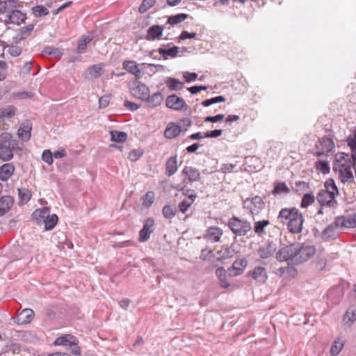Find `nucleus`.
<instances>
[{"label": "nucleus", "instance_id": "2f4dec72", "mask_svg": "<svg viewBox=\"0 0 356 356\" xmlns=\"http://www.w3.org/2000/svg\"><path fill=\"white\" fill-rule=\"evenodd\" d=\"M17 0H0V13H10L17 8Z\"/></svg>", "mask_w": 356, "mask_h": 356}, {"label": "nucleus", "instance_id": "412c9836", "mask_svg": "<svg viewBox=\"0 0 356 356\" xmlns=\"http://www.w3.org/2000/svg\"><path fill=\"white\" fill-rule=\"evenodd\" d=\"M247 263L244 258L234 261L232 266L227 269L229 275L235 277L242 274L247 266Z\"/></svg>", "mask_w": 356, "mask_h": 356}, {"label": "nucleus", "instance_id": "6e6d98bb", "mask_svg": "<svg viewBox=\"0 0 356 356\" xmlns=\"http://www.w3.org/2000/svg\"><path fill=\"white\" fill-rule=\"evenodd\" d=\"M343 344L342 342L339 341H335L331 346L330 353L333 356L337 355L340 351L342 350Z\"/></svg>", "mask_w": 356, "mask_h": 356}, {"label": "nucleus", "instance_id": "f257e3e1", "mask_svg": "<svg viewBox=\"0 0 356 356\" xmlns=\"http://www.w3.org/2000/svg\"><path fill=\"white\" fill-rule=\"evenodd\" d=\"M316 253L315 246L306 243H292L281 248L276 253L280 261L288 264L299 265L310 259Z\"/></svg>", "mask_w": 356, "mask_h": 356}, {"label": "nucleus", "instance_id": "c9c22d12", "mask_svg": "<svg viewBox=\"0 0 356 356\" xmlns=\"http://www.w3.org/2000/svg\"><path fill=\"white\" fill-rule=\"evenodd\" d=\"M111 140L117 143H123L127 139V134L124 131L113 130L110 131Z\"/></svg>", "mask_w": 356, "mask_h": 356}, {"label": "nucleus", "instance_id": "09e8293b", "mask_svg": "<svg viewBox=\"0 0 356 356\" xmlns=\"http://www.w3.org/2000/svg\"><path fill=\"white\" fill-rule=\"evenodd\" d=\"M315 197L312 193H306L303 195L302 202H301V207L307 208L308 206L311 205L314 202Z\"/></svg>", "mask_w": 356, "mask_h": 356}, {"label": "nucleus", "instance_id": "a878e982", "mask_svg": "<svg viewBox=\"0 0 356 356\" xmlns=\"http://www.w3.org/2000/svg\"><path fill=\"white\" fill-rule=\"evenodd\" d=\"M163 27L160 25H152L147 29L145 39L149 41L159 40L163 35Z\"/></svg>", "mask_w": 356, "mask_h": 356}, {"label": "nucleus", "instance_id": "72a5a7b5", "mask_svg": "<svg viewBox=\"0 0 356 356\" xmlns=\"http://www.w3.org/2000/svg\"><path fill=\"white\" fill-rule=\"evenodd\" d=\"M165 84L168 89L171 91H177L183 88L184 84L179 79L172 77H168L165 80Z\"/></svg>", "mask_w": 356, "mask_h": 356}, {"label": "nucleus", "instance_id": "7ed1b4c3", "mask_svg": "<svg viewBox=\"0 0 356 356\" xmlns=\"http://www.w3.org/2000/svg\"><path fill=\"white\" fill-rule=\"evenodd\" d=\"M79 341L76 337L70 334H63L56 339L54 341V346H63L69 347L70 353L79 356L81 355V348L78 346Z\"/></svg>", "mask_w": 356, "mask_h": 356}, {"label": "nucleus", "instance_id": "f03ea898", "mask_svg": "<svg viewBox=\"0 0 356 356\" xmlns=\"http://www.w3.org/2000/svg\"><path fill=\"white\" fill-rule=\"evenodd\" d=\"M16 142L12 140V135L8 132H0V159L9 161L13 158V149Z\"/></svg>", "mask_w": 356, "mask_h": 356}, {"label": "nucleus", "instance_id": "7c9ffc66", "mask_svg": "<svg viewBox=\"0 0 356 356\" xmlns=\"http://www.w3.org/2000/svg\"><path fill=\"white\" fill-rule=\"evenodd\" d=\"M178 169L177 156H171L165 163V174L170 177L173 175Z\"/></svg>", "mask_w": 356, "mask_h": 356}, {"label": "nucleus", "instance_id": "a211bd4d", "mask_svg": "<svg viewBox=\"0 0 356 356\" xmlns=\"http://www.w3.org/2000/svg\"><path fill=\"white\" fill-rule=\"evenodd\" d=\"M154 220L152 218H147L143 227L139 232V241L140 242H145L150 238V234L154 231Z\"/></svg>", "mask_w": 356, "mask_h": 356}, {"label": "nucleus", "instance_id": "de8ad7c7", "mask_svg": "<svg viewBox=\"0 0 356 356\" xmlns=\"http://www.w3.org/2000/svg\"><path fill=\"white\" fill-rule=\"evenodd\" d=\"M225 100L226 99L223 96L220 95V96H217V97H213L211 99H205L202 102V104L204 107H208L213 104L224 102H225Z\"/></svg>", "mask_w": 356, "mask_h": 356}, {"label": "nucleus", "instance_id": "052dcab7", "mask_svg": "<svg viewBox=\"0 0 356 356\" xmlns=\"http://www.w3.org/2000/svg\"><path fill=\"white\" fill-rule=\"evenodd\" d=\"M8 53L13 57L19 56L22 54V48L17 45L7 46Z\"/></svg>", "mask_w": 356, "mask_h": 356}, {"label": "nucleus", "instance_id": "680f3d73", "mask_svg": "<svg viewBox=\"0 0 356 356\" xmlns=\"http://www.w3.org/2000/svg\"><path fill=\"white\" fill-rule=\"evenodd\" d=\"M42 159L43 161L48 163L49 165H51L53 163L52 153L49 149L44 150L42 154Z\"/></svg>", "mask_w": 356, "mask_h": 356}, {"label": "nucleus", "instance_id": "f704fd0d", "mask_svg": "<svg viewBox=\"0 0 356 356\" xmlns=\"http://www.w3.org/2000/svg\"><path fill=\"white\" fill-rule=\"evenodd\" d=\"M216 275L220 281L221 287L227 289L230 286L229 282L227 280L226 271L223 267H218L216 270Z\"/></svg>", "mask_w": 356, "mask_h": 356}, {"label": "nucleus", "instance_id": "c03bdc74", "mask_svg": "<svg viewBox=\"0 0 356 356\" xmlns=\"http://www.w3.org/2000/svg\"><path fill=\"white\" fill-rule=\"evenodd\" d=\"M32 12L35 17L46 16L49 14L48 9L43 6H35L32 8Z\"/></svg>", "mask_w": 356, "mask_h": 356}, {"label": "nucleus", "instance_id": "393cba45", "mask_svg": "<svg viewBox=\"0 0 356 356\" xmlns=\"http://www.w3.org/2000/svg\"><path fill=\"white\" fill-rule=\"evenodd\" d=\"M15 165L11 163H6L0 166V180L7 181L14 174Z\"/></svg>", "mask_w": 356, "mask_h": 356}, {"label": "nucleus", "instance_id": "8fccbe9b", "mask_svg": "<svg viewBox=\"0 0 356 356\" xmlns=\"http://www.w3.org/2000/svg\"><path fill=\"white\" fill-rule=\"evenodd\" d=\"M349 222V217L346 218L345 216L337 217L334 222L335 227H350V225H348Z\"/></svg>", "mask_w": 356, "mask_h": 356}, {"label": "nucleus", "instance_id": "6ab92c4d", "mask_svg": "<svg viewBox=\"0 0 356 356\" xmlns=\"http://www.w3.org/2000/svg\"><path fill=\"white\" fill-rule=\"evenodd\" d=\"M264 202L262 198L259 196H255L252 199H246L244 202V207L249 208L252 214H254V212H259V210H261L264 207Z\"/></svg>", "mask_w": 356, "mask_h": 356}, {"label": "nucleus", "instance_id": "f3484780", "mask_svg": "<svg viewBox=\"0 0 356 356\" xmlns=\"http://www.w3.org/2000/svg\"><path fill=\"white\" fill-rule=\"evenodd\" d=\"M26 19V13H22L16 8H14L12 11H10V13L7 14L5 22L6 24L20 25L21 24L25 22Z\"/></svg>", "mask_w": 356, "mask_h": 356}, {"label": "nucleus", "instance_id": "6e6552de", "mask_svg": "<svg viewBox=\"0 0 356 356\" xmlns=\"http://www.w3.org/2000/svg\"><path fill=\"white\" fill-rule=\"evenodd\" d=\"M33 214L44 219V227L47 230H51L58 222V216L56 214L49 216L47 209H37Z\"/></svg>", "mask_w": 356, "mask_h": 356}, {"label": "nucleus", "instance_id": "e2e57ef3", "mask_svg": "<svg viewBox=\"0 0 356 356\" xmlns=\"http://www.w3.org/2000/svg\"><path fill=\"white\" fill-rule=\"evenodd\" d=\"M222 134V129H215L213 131H208L204 134L205 138H218Z\"/></svg>", "mask_w": 356, "mask_h": 356}, {"label": "nucleus", "instance_id": "338daca9", "mask_svg": "<svg viewBox=\"0 0 356 356\" xmlns=\"http://www.w3.org/2000/svg\"><path fill=\"white\" fill-rule=\"evenodd\" d=\"M124 106L131 111H135L138 110L140 107V106L138 105L137 104L131 102L128 100L124 101Z\"/></svg>", "mask_w": 356, "mask_h": 356}, {"label": "nucleus", "instance_id": "9b49d317", "mask_svg": "<svg viewBox=\"0 0 356 356\" xmlns=\"http://www.w3.org/2000/svg\"><path fill=\"white\" fill-rule=\"evenodd\" d=\"M338 162L341 163V166L339 172V177L342 183L348 181L350 179H353V174L352 171L353 165L350 161L339 160L336 158Z\"/></svg>", "mask_w": 356, "mask_h": 356}, {"label": "nucleus", "instance_id": "9d476101", "mask_svg": "<svg viewBox=\"0 0 356 356\" xmlns=\"http://www.w3.org/2000/svg\"><path fill=\"white\" fill-rule=\"evenodd\" d=\"M165 104L168 108L174 111L186 110L188 107L185 100L175 94L166 98Z\"/></svg>", "mask_w": 356, "mask_h": 356}, {"label": "nucleus", "instance_id": "58836bf2", "mask_svg": "<svg viewBox=\"0 0 356 356\" xmlns=\"http://www.w3.org/2000/svg\"><path fill=\"white\" fill-rule=\"evenodd\" d=\"M122 65L124 69L132 74L136 72H138L139 66L134 60H125L123 62Z\"/></svg>", "mask_w": 356, "mask_h": 356}, {"label": "nucleus", "instance_id": "79ce46f5", "mask_svg": "<svg viewBox=\"0 0 356 356\" xmlns=\"http://www.w3.org/2000/svg\"><path fill=\"white\" fill-rule=\"evenodd\" d=\"M176 207L171 205H165L162 212L165 218L172 219L176 214Z\"/></svg>", "mask_w": 356, "mask_h": 356}, {"label": "nucleus", "instance_id": "bf43d9fd", "mask_svg": "<svg viewBox=\"0 0 356 356\" xmlns=\"http://www.w3.org/2000/svg\"><path fill=\"white\" fill-rule=\"evenodd\" d=\"M34 24H29L28 26H24L20 29V38L19 39L23 40L26 38L30 33L33 30Z\"/></svg>", "mask_w": 356, "mask_h": 356}, {"label": "nucleus", "instance_id": "bb28decb", "mask_svg": "<svg viewBox=\"0 0 356 356\" xmlns=\"http://www.w3.org/2000/svg\"><path fill=\"white\" fill-rule=\"evenodd\" d=\"M164 99V96L160 92H156L150 95V93L148 94V97L145 99V101L149 107L156 108L161 104Z\"/></svg>", "mask_w": 356, "mask_h": 356}, {"label": "nucleus", "instance_id": "20e7f679", "mask_svg": "<svg viewBox=\"0 0 356 356\" xmlns=\"http://www.w3.org/2000/svg\"><path fill=\"white\" fill-rule=\"evenodd\" d=\"M228 225L234 234L241 236H245L252 229V225L249 221L235 216L229 220Z\"/></svg>", "mask_w": 356, "mask_h": 356}, {"label": "nucleus", "instance_id": "423d86ee", "mask_svg": "<svg viewBox=\"0 0 356 356\" xmlns=\"http://www.w3.org/2000/svg\"><path fill=\"white\" fill-rule=\"evenodd\" d=\"M347 143L348 147L350 148L351 154H346L345 152H339L336 155V158L341 161H349L351 162L352 160L356 161V129L353 134L350 135L347 138Z\"/></svg>", "mask_w": 356, "mask_h": 356}, {"label": "nucleus", "instance_id": "c85d7f7f", "mask_svg": "<svg viewBox=\"0 0 356 356\" xmlns=\"http://www.w3.org/2000/svg\"><path fill=\"white\" fill-rule=\"evenodd\" d=\"M34 312L31 309H24L19 314L15 322L19 325L29 323L32 320Z\"/></svg>", "mask_w": 356, "mask_h": 356}, {"label": "nucleus", "instance_id": "603ef678", "mask_svg": "<svg viewBox=\"0 0 356 356\" xmlns=\"http://www.w3.org/2000/svg\"><path fill=\"white\" fill-rule=\"evenodd\" d=\"M156 3V0H143L142 4L138 8V11L140 13L147 12Z\"/></svg>", "mask_w": 356, "mask_h": 356}, {"label": "nucleus", "instance_id": "ddd939ff", "mask_svg": "<svg viewBox=\"0 0 356 356\" xmlns=\"http://www.w3.org/2000/svg\"><path fill=\"white\" fill-rule=\"evenodd\" d=\"M181 175L184 177V182L185 183L196 182L201 179L200 170L193 166H185L181 171Z\"/></svg>", "mask_w": 356, "mask_h": 356}, {"label": "nucleus", "instance_id": "dca6fc26", "mask_svg": "<svg viewBox=\"0 0 356 356\" xmlns=\"http://www.w3.org/2000/svg\"><path fill=\"white\" fill-rule=\"evenodd\" d=\"M277 250V244L273 241H268L259 246L257 254L261 259H268L272 256Z\"/></svg>", "mask_w": 356, "mask_h": 356}, {"label": "nucleus", "instance_id": "c756f323", "mask_svg": "<svg viewBox=\"0 0 356 356\" xmlns=\"http://www.w3.org/2000/svg\"><path fill=\"white\" fill-rule=\"evenodd\" d=\"M14 204V199L10 195L2 196L0 198V216L5 215Z\"/></svg>", "mask_w": 356, "mask_h": 356}, {"label": "nucleus", "instance_id": "4c0bfd02", "mask_svg": "<svg viewBox=\"0 0 356 356\" xmlns=\"http://www.w3.org/2000/svg\"><path fill=\"white\" fill-rule=\"evenodd\" d=\"M188 15L185 13H180L177 14L175 15H172L168 17L167 23L172 26H174L184 22L185 19L188 18Z\"/></svg>", "mask_w": 356, "mask_h": 356}, {"label": "nucleus", "instance_id": "aec40b11", "mask_svg": "<svg viewBox=\"0 0 356 356\" xmlns=\"http://www.w3.org/2000/svg\"><path fill=\"white\" fill-rule=\"evenodd\" d=\"M223 234L222 229L218 227H209L204 235V238L210 243L218 242Z\"/></svg>", "mask_w": 356, "mask_h": 356}, {"label": "nucleus", "instance_id": "cd10ccee", "mask_svg": "<svg viewBox=\"0 0 356 356\" xmlns=\"http://www.w3.org/2000/svg\"><path fill=\"white\" fill-rule=\"evenodd\" d=\"M181 127L175 122H170L165 131L164 136L168 139H172L178 136L181 133Z\"/></svg>", "mask_w": 356, "mask_h": 356}, {"label": "nucleus", "instance_id": "13d9d810", "mask_svg": "<svg viewBox=\"0 0 356 356\" xmlns=\"http://www.w3.org/2000/svg\"><path fill=\"white\" fill-rule=\"evenodd\" d=\"M325 189L324 191H333L335 194H339L337 187L335 184L334 179H328L325 181Z\"/></svg>", "mask_w": 356, "mask_h": 356}, {"label": "nucleus", "instance_id": "f8f14e48", "mask_svg": "<svg viewBox=\"0 0 356 356\" xmlns=\"http://www.w3.org/2000/svg\"><path fill=\"white\" fill-rule=\"evenodd\" d=\"M182 191L186 197L179 203L178 208L181 213H185L194 202L197 195L190 189L183 188Z\"/></svg>", "mask_w": 356, "mask_h": 356}, {"label": "nucleus", "instance_id": "4be33fe9", "mask_svg": "<svg viewBox=\"0 0 356 356\" xmlns=\"http://www.w3.org/2000/svg\"><path fill=\"white\" fill-rule=\"evenodd\" d=\"M171 44H168V49H165L163 47H160L158 49L159 54L162 56L165 59H167L168 57L175 58L179 53L180 50L181 52H186L187 49L186 47L179 48L177 46H172L170 47Z\"/></svg>", "mask_w": 356, "mask_h": 356}, {"label": "nucleus", "instance_id": "0eeeda50", "mask_svg": "<svg viewBox=\"0 0 356 356\" xmlns=\"http://www.w3.org/2000/svg\"><path fill=\"white\" fill-rule=\"evenodd\" d=\"M335 195L336 194L333 191H320L316 198L321 206L335 208L337 205Z\"/></svg>", "mask_w": 356, "mask_h": 356}, {"label": "nucleus", "instance_id": "a18cd8bd", "mask_svg": "<svg viewBox=\"0 0 356 356\" xmlns=\"http://www.w3.org/2000/svg\"><path fill=\"white\" fill-rule=\"evenodd\" d=\"M104 70L99 65H94L88 69V73L92 78L99 77Z\"/></svg>", "mask_w": 356, "mask_h": 356}, {"label": "nucleus", "instance_id": "69168bd1", "mask_svg": "<svg viewBox=\"0 0 356 356\" xmlns=\"http://www.w3.org/2000/svg\"><path fill=\"white\" fill-rule=\"evenodd\" d=\"M183 76L187 82H191L196 80L197 74L195 72H185L183 74Z\"/></svg>", "mask_w": 356, "mask_h": 356}, {"label": "nucleus", "instance_id": "2eb2a0df", "mask_svg": "<svg viewBox=\"0 0 356 356\" xmlns=\"http://www.w3.org/2000/svg\"><path fill=\"white\" fill-rule=\"evenodd\" d=\"M299 211H300L296 207L282 208L277 216V222L287 225L289 222H290Z\"/></svg>", "mask_w": 356, "mask_h": 356}, {"label": "nucleus", "instance_id": "774afa93", "mask_svg": "<svg viewBox=\"0 0 356 356\" xmlns=\"http://www.w3.org/2000/svg\"><path fill=\"white\" fill-rule=\"evenodd\" d=\"M142 154L138 150H132L129 154V159L131 161H136L140 156Z\"/></svg>", "mask_w": 356, "mask_h": 356}, {"label": "nucleus", "instance_id": "0e129e2a", "mask_svg": "<svg viewBox=\"0 0 356 356\" xmlns=\"http://www.w3.org/2000/svg\"><path fill=\"white\" fill-rule=\"evenodd\" d=\"M225 118L224 114H218L215 116H208L204 119V122H213L216 123L218 121L222 120Z\"/></svg>", "mask_w": 356, "mask_h": 356}, {"label": "nucleus", "instance_id": "473e14b6", "mask_svg": "<svg viewBox=\"0 0 356 356\" xmlns=\"http://www.w3.org/2000/svg\"><path fill=\"white\" fill-rule=\"evenodd\" d=\"M31 127L29 124H22L17 131L19 138L24 141H27L31 138Z\"/></svg>", "mask_w": 356, "mask_h": 356}, {"label": "nucleus", "instance_id": "a19ab883", "mask_svg": "<svg viewBox=\"0 0 356 356\" xmlns=\"http://www.w3.org/2000/svg\"><path fill=\"white\" fill-rule=\"evenodd\" d=\"M91 40L92 38L90 36L83 35L78 42L77 52L79 54H82L84 51L87 44H88Z\"/></svg>", "mask_w": 356, "mask_h": 356}, {"label": "nucleus", "instance_id": "ea45409f", "mask_svg": "<svg viewBox=\"0 0 356 356\" xmlns=\"http://www.w3.org/2000/svg\"><path fill=\"white\" fill-rule=\"evenodd\" d=\"M16 108L13 106H8L1 110L0 114L5 118H12L15 115Z\"/></svg>", "mask_w": 356, "mask_h": 356}, {"label": "nucleus", "instance_id": "5fc2aeb1", "mask_svg": "<svg viewBox=\"0 0 356 356\" xmlns=\"http://www.w3.org/2000/svg\"><path fill=\"white\" fill-rule=\"evenodd\" d=\"M154 200V193L152 191H148L144 196L143 205L149 208L152 206Z\"/></svg>", "mask_w": 356, "mask_h": 356}, {"label": "nucleus", "instance_id": "39448f33", "mask_svg": "<svg viewBox=\"0 0 356 356\" xmlns=\"http://www.w3.org/2000/svg\"><path fill=\"white\" fill-rule=\"evenodd\" d=\"M131 94L136 98L144 101L150 93L149 87L138 80H133L130 88Z\"/></svg>", "mask_w": 356, "mask_h": 356}, {"label": "nucleus", "instance_id": "b1692460", "mask_svg": "<svg viewBox=\"0 0 356 356\" xmlns=\"http://www.w3.org/2000/svg\"><path fill=\"white\" fill-rule=\"evenodd\" d=\"M236 253L233 248V245H222L216 252V261H223L229 258H232Z\"/></svg>", "mask_w": 356, "mask_h": 356}, {"label": "nucleus", "instance_id": "3c124183", "mask_svg": "<svg viewBox=\"0 0 356 356\" xmlns=\"http://www.w3.org/2000/svg\"><path fill=\"white\" fill-rule=\"evenodd\" d=\"M18 195L20 200L24 202L29 201L31 197V192L25 188H18Z\"/></svg>", "mask_w": 356, "mask_h": 356}, {"label": "nucleus", "instance_id": "4d7b16f0", "mask_svg": "<svg viewBox=\"0 0 356 356\" xmlns=\"http://www.w3.org/2000/svg\"><path fill=\"white\" fill-rule=\"evenodd\" d=\"M8 74V64L6 61L0 60V81H4Z\"/></svg>", "mask_w": 356, "mask_h": 356}, {"label": "nucleus", "instance_id": "e433bc0d", "mask_svg": "<svg viewBox=\"0 0 356 356\" xmlns=\"http://www.w3.org/2000/svg\"><path fill=\"white\" fill-rule=\"evenodd\" d=\"M270 222L268 220H259L254 222V232L259 236L265 234V227L269 225Z\"/></svg>", "mask_w": 356, "mask_h": 356}, {"label": "nucleus", "instance_id": "1a4fd4ad", "mask_svg": "<svg viewBox=\"0 0 356 356\" xmlns=\"http://www.w3.org/2000/svg\"><path fill=\"white\" fill-rule=\"evenodd\" d=\"M316 149L315 154L317 156H327L334 149V143L332 139L323 137L319 140V145H316Z\"/></svg>", "mask_w": 356, "mask_h": 356}, {"label": "nucleus", "instance_id": "37998d69", "mask_svg": "<svg viewBox=\"0 0 356 356\" xmlns=\"http://www.w3.org/2000/svg\"><path fill=\"white\" fill-rule=\"evenodd\" d=\"M336 236L335 229L333 225L327 226L322 232V237L325 240L334 238Z\"/></svg>", "mask_w": 356, "mask_h": 356}, {"label": "nucleus", "instance_id": "49530a36", "mask_svg": "<svg viewBox=\"0 0 356 356\" xmlns=\"http://www.w3.org/2000/svg\"><path fill=\"white\" fill-rule=\"evenodd\" d=\"M316 168L323 174L330 172V165L327 161L318 160L316 162Z\"/></svg>", "mask_w": 356, "mask_h": 356}, {"label": "nucleus", "instance_id": "5701e85b", "mask_svg": "<svg viewBox=\"0 0 356 356\" xmlns=\"http://www.w3.org/2000/svg\"><path fill=\"white\" fill-rule=\"evenodd\" d=\"M248 275L252 277L256 282L264 284L268 279L266 270L264 267L256 266Z\"/></svg>", "mask_w": 356, "mask_h": 356}, {"label": "nucleus", "instance_id": "864d4df0", "mask_svg": "<svg viewBox=\"0 0 356 356\" xmlns=\"http://www.w3.org/2000/svg\"><path fill=\"white\" fill-rule=\"evenodd\" d=\"M289 192V188L287 187L284 182H280L275 184L273 193V194H280L282 193H288Z\"/></svg>", "mask_w": 356, "mask_h": 356}, {"label": "nucleus", "instance_id": "4468645a", "mask_svg": "<svg viewBox=\"0 0 356 356\" xmlns=\"http://www.w3.org/2000/svg\"><path fill=\"white\" fill-rule=\"evenodd\" d=\"M304 218L302 214L299 211L286 225L287 229L292 234H300L302 231Z\"/></svg>", "mask_w": 356, "mask_h": 356}]
</instances>
